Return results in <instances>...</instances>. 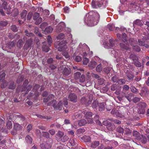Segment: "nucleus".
Segmentation results:
<instances>
[{
    "mask_svg": "<svg viewBox=\"0 0 149 149\" xmlns=\"http://www.w3.org/2000/svg\"><path fill=\"white\" fill-rule=\"evenodd\" d=\"M85 22L89 26L97 24L100 19V15L97 12L91 11L87 14L85 17Z\"/></svg>",
    "mask_w": 149,
    "mask_h": 149,
    "instance_id": "nucleus-1",
    "label": "nucleus"
},
{
    "mask_svg": "<svg viewBox=\"0 0 149 149\" xmlns=\"http://www.w3.org/2000/svg\"><path fill=\"white\" fill-rule=\"evenodd\" d=\"M65 106L68 104V99L66 98H64L63 99V101L60 100L58 103L56 104L57 101L56 100H53L47 104L48 106H52L54 109H55L58 110L60 111L61 110L63 104Z\"/></svg>",
    "mask_w": 149,
    "mask_h": 149,
    "instance_id": "nucleus-2",
    "label": "nucleus"
},
{
    "mask_svg": "<svg viewBox=\"0 0 149 149\" xmlns=\"http://www.w3.org/2000/svg\"><path fill=\"white\" fill-rule=\"evenodd\" d=\"M40 87L39 86L38 84H36L33 88L32 90V93H30L29 97H31L33 98L36 99L37 98L38 96H39V93L37 91L39 88Z\"/></svg>",
    "mask_w": 149,
    "mask_h": 149,
    "instance_id": "nucleus-3",
    "label": "nucleus"
},
{
    "mask_svg": "<svg viewBox=\"0 0 149 149\" xmlns=\"http://www.w3.org/2000/svg\"><path fill=\"white\" fill-rule=\"evenodd\" d=\"M64 42L58 41L55 42L54 44L55 47L56 48H58V50L61 51L64 50L67 47V46L65 44L63 45Z\"/></svg>",
    "mask_w": 149,
    "mask_h": 149,
    "instance_id": "nucleus-4",
    "label": "nucleus"
},
{
    "mask_svg": "<svg viewBox=\"0 0 149 149\" xmlns=\"http://www.w3.org/2000/svg\"><path fill=\"white\" fill-rule=\"evenodd\" d=\"M82 113L85 115L86 118L87 119L88 123H92L93 122V120L91 117L92 116V113L91 112H87L86 110L82 112Z\"/></svg>",
    "mask_w": 149,
    "mask_h": 149,
    "instance_id": "nucleus-5",
    "label": "nucleus"
},
{
    "mask_svg": "<svg viewBox=\"0 0 149 149\" xmlns=\"http://www.w3.org/2000/svg\"><path fill=\"white\" fill-rule=\"evenodd\" d=\"M28 83V81L27 80H26L22 86V91H26V93H27L32 88V86L31 85H29L27 87L25 86L27 85Z\"/></svg>",
    "mask_w": 149,
    "mask_h": 149,
    "instance_id": "nucleus-6",
    "label": "nucleus"
},
{
    "mask_svg": "<svg viewBox=\"0 0 149 149\" xmlns=\"http://www.w3.org/2000/svg\"><path fill=\"white\" fill-rule=\"evenodd\" d=\"M95 0H93L92 2V6L93 8H97V7H100L103 4V3L105 2L104 0H101L99 1H95Z\"/></svg>",
    "mask_w": 149,
    "mask_h": 149,
    "instance_id": "nucleus-7",
    "label": "nucleus"
},
{
    "mask_svg": "<svg viewBox=\"0 0 149 149\" xmlns=\"http://www.w3.org/2000/svg\"><path fill=\"white\" fill-rule=\"evenodd\" d=\"M116 42V41L110 39L109 40V43H104V47L107 49L111 48L115 46Z\"/></svg>",
    "mask_w": 149,
    "mask_h": 149,
    "instance_id": "nucleus-8",
    "label": "nucleus"
},
{
    "mask_svg": "<svg viewBox=\"0 0 149 149\" xmlns=\"http://www.w3.org/2000/svg\"><path fill=\"white\" fill-rule=\"evenodd\" d=\"M51 140L48 141L40 144V147L42 149H48L52 146Z\"/></svg>",
    "mask_w": 149,
    "mask_h": 149,
    "instance_id": "nucleus-9",
    "label": "nucleus"
},
{
    "mask_svg": "<svg viewBox=\"0 0 149 149\" xmlns=\"http://www.w3.org/2000/svg\"><path fill=\"white\" fill-rule=\"evenodd\" d=\"M69 100L73 102H76L77 100V97L76 94L74 93H70L68 96Z\"/></svg>",
    "mask_w": 149,
    "mask_h": 149,
    "instance_id": "nucleus-10",
    "label": "nucleus"
},
{
    "mask_svg": "<svg viewBox=\"0 0 149 149\" xmlns=\"http://www.w3.org/2000/svg\"><path fill=\"white\" fill-rule=\"evenodd\" d=\"M129 42H130V45L132 46H133V48L134 50L137 52H139L140 51L141 49L138 46L133 45L134 44L133 43H132V42L134 43L136 42L134 39L132 38L130 39L129 40Z\"/></svg>",
    "mask_w": 149,
    "mask_h": 149,
    "instance_id": "nucleus-11",
    "label": "nucleus"
},
{
    "mask_svg": "<svg viewBox=\"0 0 149 149\" xmlns=\"http://www.w3.org/2000/svg\"><path fill=\"white\" fill-rule=\"evenodd\" d=\"M92 100V98L91 97L89 98V100L87 101V99L85 97H83L81 99V102L82 104H85L86 106H88L91 104Z\"/></svg>",
    "mask_w": 149,
    "mask_h": 149,
    "instance_id": "nucleus-12",
    "label": "nucleus"
},
{
    "mask_svg": "<svg viewBox=\"0 0 149 149\" xmlns=\"http://www.w3.org/2000/svg\"><path fill=\"white\" fill-rule=\"evenodd\" d=\"M148 88L144 87L141 88V92L140 93V95L141 96H144L147 95L148 94Z\"/></svg>",
    "mask_w": 149,
    "mask_h": 149,
    "instance_id": "nucleus-13",
    "label": "nucleus"
},
{
    "mask_svg": "<svg viewBox=\"0 0 149 149\" xmlns=\"http://www.w3.org/2000/svg\"><path fill=\"white\" fill-rule=\"evenodd\" d=\"M21 128V125L17 123H14V129L15 130V132L12 131L11 133L13 135L16 134L17 131L19 130Z\"/></svg>",
    "mask_w": 149,
    "mask_h": 149,
    "instance_id": "nucleus-14",
    "label": "nucleus"
},
{
    "mask_svg": "<svg viewBox=\"0 0 149 149\" xmlns=\"http://www.w3.org/2000/svg\"><path fill=\"white\" fill-rule=\"evenodd\" d=\"M7 3L6 1H4L2 4V6L4 10L6 11V13L8 14H9L10 12V7L7 6Z\"/></svg>",
    "mask_w": 149,
    "mask_h": 149,
    "instance_id": "nucleus-15",
    "label": "nucleus"
},
{
    "mask_svg": "<svg viewBox=\"0 0 149 149\" xmlns=\"http://www.w3.org/2000/svg\"><path fill=\"white\" fill-rule=\"evenodd\" d=\"M71 72V69L70 68L65 67L63 70L62 74L63 76L65 77L69 75Z\"/></svg>",
    "mask_w": 149,
    "mask_h": 149,
    "instance_id": "nucleus-16",
    "label": "nucleus"
},
{
    "mask_svg": "<svg viewBox=\"0 0 149 149\" xmlns=\"http://www.w3.org/2000/svg\"><path fill=\"white\" fill-rule=\"evenodd\" d=\"M27 14V12L26 10H24L22 11V13H21V16L22 19H23V21L22 22L21 21L19 20L18 22L19 24H22L23 22L25 20Z\"/></svg>",
    "mask_w": 149,
    "mask_h": 149,
    "instance_id": "nucleus-17",
    "label": "nucleus"
},
{
    "mask_svg": "<svg viewBox=\"0 0 149 149\" xmlns=\"http://www.w3.org/2000/svg\"><path fill=\"white\" fill-rule=\"evenodd\" d=\"M65 25L63 22L60 23L57 26V28L56 31L57 32H60L62 31L63 28L65 27Z\"/></svg>",
    "mask_w": 149,
    "mask_h": 149,
    "instance_id": "nucleus-18",
    "label": "nucleus"
},
{
    "mask_svg": "<svg viewBox=\"0 0 149 149\" xmlns=\"http://www.w3.org/2000/svg\"><path fill=\"white\" fill-rule=\"evenodd\" d=\"M81 140L85 142H88L91 141V138L89 135H85L81 138Z\"/></svg>",
    "mask_w": 149,
    "mask_h": 149,
    "instance_id": "nucleus-19",
    "label": "nucleus"
},
{
    "mask_svg": "<svg viewBox=\"0 0 149 149\" xmlns=\"http://www.w3.org/2000/svg\"><path fill=\"white\" fill-rule=\"evenodd\" d=\"M54 95H49L47 97L44 98L43 101L44 102H49L48 103H49V102L53 100L54 99Z\"/></svg>",
    "mask_w": 149,
    "mask_h": 149,
    "instance_id": "nucleus-20",
    "label": "nucleus"
},
{
    "mask_svg": "<svg viewBox=\"0 0 149 149\" xmlns=\"http://www.w3.org/2000/svg\"><path fill=\"white\" fill-rule=\"evenodd\" d=\"M124 96L130 102H131L134 96L133 94L130 93L128 94H124Z\"/></svg>",
    "mask_w": 149,
    "mask_h": 149,
    "instance_id": "nucleus-21",
    "label": "nucleus"
},
{
    "mask_svg": "<svg viewBox=\"0 0 149 149\" xmlns=\"http://www.w3.org/2000/svg\"><path fill=\"white\" fill-rule=\"evenodd\" d=\"M143 40L144 41V42H143L140 40H139L138 42L139 44V45L140 46H143V45H144V42H145L146 40L147 42H149V37L147 38L146 36L143 37Z\"/></svg>",
    "mask_w": 149,
    "mask_h": 149,
    "instance_id": "nucleus-22",
    "label": "nucleus"
},
{
    "mask_svg": "<svg viewBox=\"0 0 149 149\" xmlns=\"http://www.w3.org/2000/svg\"><path fill=\"white\" fill-rule=\"evenodd\" d=\"M33 39L31 38L27 40L24 45L27 48L30 47L33 44Z\"/></svg>",
    "mask_w": 149,
    "mask_h": 149,
    "instance_id": "nucleus-23",
    "label": "nucleus"
},
{
    "mask_svg": "<svg viewBox=\"0 0 149 149\" xmlns=\"http://www.w3.org/2000/svg\"><path fill=\"white\" fill-rule=\"evenodd\" d=\"M105 103H100L99 104V111H103L105 108Z\"/></svg>",
    "mask_w": 149,
    "mask_h": 149,
    "instance_id": "nucleus-24",
    "label": "nucleus"
},
{
    "mask_svg": "<svg viewBox=\"0 0 149 149\" xmlns=\"http://www.w3.org/2000/svg\"><path fill=\"white\" fill-rule=\"evenodd\" d=\"M15 114L14 113H10L6 115V117L7 119L14 120L15 118H17V117H15V116L13 115L17 114Z\"/></svg>",
    "mask_w": 149,
    "mask_h": 149,
    "instance_id": "nucleus-25",
    "label": "nucleus"
},
{
    "mask_svg": "<svg viewBox=\"0 0 149 149\" xmlns=\"http://www.w3.org/2000/svg\"><path fill=\"white\" fill-rule=\"evenodd\" d=\"M106 127L109 131H113L115 128V127L114 124L111 123H109Z\"/></svg>",
    "mask_w": 149,
    "mask_h": 149,
    "instance_id": "nucleus-26",
    "label": "nucleus"
},
{
    "mask_svg": "<svg viewBox=\"0 0 149 149\" xmlns=\"http://www.w3.org/2000/svg\"><path fill=\"white\" fill-rule=\"evenodd\" d=\"M100 142L98 141H95L92 142L91 147L92 148H95L98 146Z\"/></svg>",
    "mask_w": 149,
    "mask_h": 149,
    "instance_id": "nucleus-27",
    "label": "nucleus"
},
{
    "mask_svg": "<svg viewBox=\"0 0 149 149\" xmlns=\"http://www.w3.org/2000/svg\"><path fill=\"white\" fill-rule=\"evenodd\" d=\"M97 64L96 62L94 61H92L88 64V66L92 69L94 68Z\"/></svg>",
    "mask_w": 149,
    "mask_h": 149,
    "instance_id": "nucleus-28",
    "label": "nucleus"
},
{
    "mask_svg": "<svg viewBox=\"0 0 149 149\" xmlns=\"http://www.w3.org/2000/svg\"><path fill=\"white\" fill-rule=\"evenodd\" d=\"M86 123H88L87 120L86 121L84 119H82L79 121L78 125L80 126L84 125Z\"/></svg>",
    "mask_w": 149,
    "mask_h": 149,
    "instance_id": "nucleus-29",
    "label": "nucleus"
},
{
    "mask_svg": "<svg viewBox=\"0 0 149 149\" xmlns=\"http://www.w3.org/2000/svg\"><path fill=\"white\" fill-rule=\"evenodd\" d=\"M120 45L121 48L123 49H125L126 50L130 49V48L129 47V45H126L125 44L120 43Z\"/></svg>",
    "mask_w": 149,
    "mask_h": 149,
    "instance_id": "nucleus-30",
    "label": "nucleus"
},
{
    "mask_svg": "<svg viewBox=\"0 0 149 149\" xmlns=\"http://www.w3.org/2000/svg\"><path fill=\"white\" fill-rule=\"evenodd\" d=\"M53 30V29L50 26H49L45 28L44 32L45 33H49L51 32Z\"/></svg>",
    "mask_w": 149,
    "mask_h": 149,
    "instance_id": "nucleus-31",
    "label": "nucleus"
},
{
    "mask_svg": "<svg viewBox=\"0 0 149 149\" xmlns=\"http://www.w3.org/2000/svg\"><path fill=\"white\" fill-rule=\"evenodd\" d=\"M8 88L9 89H13L15 88V86L14 85L13 81H10L8 83Z\"/></svg>",
    "mask_w": 149,
    "mask_h": 149,
    "instance_id": "nucleus-32",
    "label": "nucleus"
},
{
    "mask_svg": "<svg viewBox=\"0 0 149 149\" xmlns=\"http://www.w3.org/2000/svg\"><path fill=\"white\" fill-rule=\"evenodd\" d=\"M134 24H136L140 26L143 25V24L141 22V20L139 19H137L133 22Z\"/></svg>",
    "mask_w": 149,
    "mask_h": 149,
    "instance_id": "nucleus-33",
    "label": "nucleus"
},
{
    "mask_svg": "<svg viewBox=\"0 0 149 149\" xmlns=\"http://www.w3.org/2000/svg\"><path fill=\"white\" fill-rule=\"evenodd\" d=\"M25 140L28 143H31L32 142V139L31 137L29 135L27 136L25 138Z\"/></svg>",
    "mask_w": 149,
    "mask_h": 149,
    "instance_id": "nucleus-34",
    "label": "nucleus"
},
{
    "mask_svg": "<svg viewBox=\"0 0 149 149\" xmlns=\"http://www.w3.org/2000/svg\"><path fill=\"white\" fill-rule=\"evenodd\" d=\"M23 45V41L21 39H19L17 42V47L19 48L22 47Z\"/></svg>",
    "mask_w": 149,
    "mask_h": 149,
    "instance_id": "nucleus-35",
    "label": "nucleus"
},
{
    "mask_svg": "<svg viewBox=\"0 0 149 149\" xmlns=\"http://www.w3.org/2000/svg\"><path fill=\"white\" fill-rule=\"evenodd\" d=\"M98 101L95 100L94 101L92 105V107L93 109H96V107L98 106Z\"/></svg>",
    "mask_w": 149,
    "mask_h": 149,
    "instance_id": "nucleus-36",
    "label": "nucleus"
},
{
    "mask_svg": "<svg viewBox=\"0 0 149 149\" xmlns=\"http://www.w3.org/2000/svg\"><path fill=\"white\" fill-rule=\"evenodd\" d=\"M72 118L73 119L77 118H81V115L79 113H75L74 115L72 116Z\"/></svg>",
    "mask_w": 149,
    "mask_h": 149,
    "instance_id": "nucleus-37",
    "label": "nucleus"
},
{
    "mask_svg": "<svg viewBox=\"0 0 149 149\" xmlns=\"http://www.w3.org/2000/svg\"><path fill=\"white\" fill-rule=\"evenodd\" d=\"M7 128L9 130L11 129L12 127V123L10 121H8L6 124Z\"/></svg>",
    "mask_w": 149,
    "mask_h": 149,
    "instance_id": "nucleus-38",
    "label": "nucleus"
},
{
    "mask_svg": "<svg viewBox=\"0 0 149 149\" xmlns=\"http://www.w3.org/2000/svg\"><path fill=\"white\" fill-rule=\"evenodd\" d=\"M13 115L15 116V117H17V118H21V120H25V118L20 114H18Z\"/></svg>",
    "mask_w": 149,
    "mask_h": 149,
    "instance_id": "nucleus-39",
    "label": "nucleus"
},
{
    "mask_svg": "<svg viewBox=\"0 0 149 149\" xmlns=\"http://www.w3.org/2000/svg\"><path fill=\"white\" fill-rule=\"evenodd\" d=\"M138 112L140 114H143L145 112V109L139 107Z\"/></svg>",
    "mask_w": 149,
    "mask_h": 149,
    "instance_id": "nucleus-40",
    "label": "nucleus"
},
{
    "mask_svg": "<svg viewBox=\"0 0 149 149\" xmlns=\"http://www.w3.org/2000/svg\"><path fill=\"white\" fill-rule=\"evenodd\" d=\"M81 76L80 73L79 72H77L74 73V78L75 79L77 80L78 79H79Z\"/></svg>",
    "mask_w": 149,
    "mask_h": 149,
    "instance_id": "nucleus-41",
    "label": "nucleus"
},
{
    "mask_svg": "<svg viewBox=\"0 0 149 149\" xmlns=\"http://www.w3.org/2000/svg\"><path fill=\"white\" fill-rule=\"evenodd\" d=\"M139 107L145 108L147 106L146 104L144 102H141L139 103Z\"/></svg>",
    "mask_w": 149,
    "mask_h": 149,
    "instance_id": "nucleus-42",
    "label": "nucleus"
},
{
    "mask_svg": "<svg viewBox=\"0 0 149 149\" xmlns=\"http://www.w3.org/2000/svg\"><path fill=\"white\" fill-rule=\"evenodd\" d=\"M42 136L47 138H49L50 136L49 134L47 132H42Z\"/></svg>",
    "mask_w": 149,
    "mask_h": 149,
    "instance_id": "nucleus-43",
    "label": "nucleus"
},
{
    "mask_svg": "<svg viewBox=\"0 0 149 149\" xmlns=\"http://www.w3.org/2000/svg\"><path fill=\"white\" fill-rule=\"evenodd\" d=\"M26 33V35L27 36L33 37L34 36V34L31 33H29L27 30H26L25 31Z\"/></svg>",
    "mask_w": 149,
    "mask_h": 149,
    "instance_id": "nucleus-44",
    "label": "nucleus"
},
{
    "mask_svg": "<svg viewBox=\"0 0 149 149\" xmlns=\"http://www.w3.org/2000/svg\"><path fill=\"white\" fill-rule=\"evenodd\" d=\"M117 83L120 85H122L125 84V80L123 79H118Z\"/></svg>",
    "mask_w": 149,
    "mask_h": 149,
    "instance_id": "nucleus-45",
    "label": "nucleus"
},
{
    "mask_svg": "<svg viewBox=\"0 0 149 149\" xmlns=\"http://www.w3.org/2000/svg\"><path fill=\"white\" fill-rule=\"evenodd\" d=\"M8 24V22L6 21H2L0 22V25L2 26H5Z\"/></svg>",
    "mask_w": 149,
    "mask_h": 149,
    "instance_id": "nucleus-46",
    "label": "nucleus"
},
{
    "mask_svg": "<svg viewBox=\"0 0 149 149\" xmlns=\"http://www.w3.org/2000/svg\"><path fill=\"white\" fill-rule=\"evenodd\" d=\"M69 139V137L66 135L64 136L61 139V141L63 142H65L68 141Z\"/></svg>",
    "mask_w": 149,
    "mask_h": 149,
    "instance_id": "nucleus-47",
    "label": "nucleus"
},
{
    "mask_svg": "<svg viewBox=\"0 0 149 149\" xmlns=\"http://www.w3.org/2000/svg\"><path fill=\"white\" fill-rule=\"evenodd\" d=\"M116 130L117 132L121 134H123L124 132L123 129L121 127H118L116 129Z\"/></svg>",
    "mask_w": 149,
    "mask_h": 149,
    "instance_id": "nucleus-48",
    "label": "nucleus"
},
{
    "mask_svg": "<svg viewBox=\"0 0 149 149\" xmlns=\"http://www.w3.org/2000/svg\"><path fill=\"white\" fill-rule=\"evenodd\" d=\"M102 67L101 64H100L97 65L96 68V71L98 72H100L102 70Z\"/></svg>",
    "mask_w": 149,
    "mask_h": 149,
    "instance_id": "nucleus-49",
    "label": "nucleus"
},
{
    "mask_svg": "<svg viewBox=\"0 0 149 149\" xmlns=\"http://www.w3.org/2000/svg\"><path fill=\"white\" fill-rule=\"evenodd\" d=\"M125 134H126L127 135L130 134L132 132V130H130V129L127 128H125Z\"/></svg>",
    "mask_w": 149,
    "mask_h": 149,
    "instance_id": "nucleus-50",
    "label": "nucleus"
},
{
    "mask_svg": "<svg viewBox=\"0 0 149 149\" xmlns=\"http://www.w3.org/2000/svg\"><path fill=\"white\" fill-rule=\"evenodd\" d=\"M35 24L36 25H38L42 22V19L41 17H39L36 20Z\"/></svg>",
    "mask_w": 149,
    "mask_h": 149,
    "instance_id": "nucleus-51",
    "label": "nucleus"
},
{
    "mask_svg": "<svg viewBox=\"0 0 149 149\" xmlns=\"http://www.w3.org/2000/svg\"><path fill=\"white\" fill-rule=\"evenodd\" d=\"M133 136L136 137L137 139H139V133L136 131H134L133 132Z\"/></svg>",
    "mask_w": 149,
    "mask_h": 149,
    "instance_id": "nucleus-52",
    "label": "nucleus"
},
{
    "mask_svg": "<svg viewBox=\"0 0 149 149\" xmlns=\"http://www.w3.org/2000/svg\"><path fill=\"white\" fill-rule=\"evenodd\" d=\"M57 136H58L59 138L61 139L62 137L64 135V134L63 132L61 131H58L57 133Z\"/></svg>",
    "mask_w": 149,
    "mask_h": 149,
    "instance_id": "nucleus-53",
    "label": "nucleus"
},
{
    "mask_svg": "<svg viewBox=\"0 0 149 149\" xmlns=\"http://www.w3.org/2000/svg\"><path fill=\"white\" fill-rule=\"evenodd\" d=\"M131 91L133 93H136L138 92V91L137 89L134 86H131L130 87Z\"/></svg>",
    "mask_w": 149,
    "mask_h": 149,
    "instance_id": "nucleus-54",
    "label": "nucleus"
},
{
    "mask_svg": "<svg viewBox=\"0 0 149 149\" xmlns=\"http://www.w3.org/2000/svg\"><path fill=\"white\" fill-rule=\"evenodd\" d=\"M39 14L38 13H35L33 15V18L34 20H36V19L39 18Z\"/></svg>",
    "mask_w": 149,
    "mask_h": 149,
    "instance_id": "nucleus-55",
    "label": "nucleus"
},
{
    "mask_svg": "<svg viewBox=\"0 0 149 149\" xmlns=\"http://www.w3.org/2000/svg\"><path fill=\"white\" fill-rule=\"evenodd\" d=\"M42 49L43 51L46 52H48L49 50L48 47L46 45H45L44 44L42 47Z\"/></svg>",
    "mask_w": 149,
    "mask_h": 149,
    "instance_id": "nucleus-56",
    "label": "nucleus"
},
{
    "mask_svg": "<svg viewBox=\"0 0 149 149\" xmlns=\"http://www.w3.org/2000/svg\"><path fill=\"white\" fill-rule=\"evenodd\" d=\"M108 27L109 31H112L113 30L114 26L113 24H109L108 25Z\"/></svg>",
    "mask_w": 149,
    "mask_h": 149,
    "instance_id": "nucleus-57",
    "label": "nucleus"
},
{
    "mask_svg": "<svg viewBox=\"0 0 149 149\" xmlns=\"http://www.w3.org/2000/svg\"><path fill=\"white\" fill-rule=\"evenodd\" d=\"M89 61L88 59L86 58H84L83 60V64L85 65H87Z\"/></svg>",
    "mask_w": 149,
    "mask_h": 149,
    "instance_id": "nucleus-58",
    "label": "nucleus"
},
{
    "mask_svg": "<svg viewBox=\"0 0 149 149\" xmlns=\"http://www.w3.org/2000/svg\"><path fill=\"white\" fill-rule=\"evenodd\" d=\"M35 33L37 35L39 36V37H41L42 36V34L39 32L38 30V28L37 27L35 28Z\"/></svg>",
    "mask_w": 149,
    "mask_h": 149,
    "instance_id": "nucleus-59",
    "label": "nucleus"
},
{
    "mask_svg": "<svg viewBox=\"0 0 149 149\" xmlns=\"http://www.w3.org/2000/svg\"><path fill=\"white\" fill-rule=\"evenodd\" d=\"M79 81L81 82H84L85 81V76L84 74L81 75Z\"/></svg>",
    "mask_w": 149,
    "mask_h": 149,
    "instance_id": "nucleus-60",
    "label": "nucleus"
},
{
    "mask_svg": "<svg viewBox=\"0 0 149 149\" xmlns=\"http://www.w3.org/2000/svg\"><path fill=\"white\" fill-rule=\"evenodd\" d=\"M130 57L133 60H137L138 59L136 55L133 54H132L130 55Z\"/></svg>",
    "mask_w": 149,
    "mask_h": 149,
    "instance_id": "nucleus-61",
    "label": "nucleus"
},
{
    "mask_svg": "<svg viewBox=\"0 0 149 149\" xmlns=\"http://www.w3.org/2000/svg\"><path fill=\"white\" fill-rule=\"evenodd\" d=\"M115 115L117 117H118L122 118L123 117V116L122 115V114L119 112V111L117 110L116 111Z\"/></svg>",
    "mask_w": 149,
    "mask_h": 149,
    "instance_id": "nucleus-62",
    "label": "nucleus"
},
{
    "mask_svg": "<svg viewBox=\"0 0 149 149\" xmlns=\"http://www.w3.org/2000/svg\"><path fill=\"white\" fill-rule=\"evenodd\" d=\"M7 83L6 82L5 80L3 81V83L1 85V88H5L7 86Z\"/></svg>",
    "mask_w": 149,
    "mask_h": 149,
    "instance_id": "nucleus-63",
    "label": "nucleus"
},
{
    "mask_svg": "<svg viewBox=\"0 0 149 149\" xmlns=\"http://www.w3.org/2000/svg\"><path fill=\"white\" fill-rule=\"evenodd\" d=\"M74 59L77 62H79L81 60V58L80 56H77L75 57Z\"/></svg>",
    "mask_w": 149,
    "mask_h": 149,
    "instance_id": "nucleus-64",
    "label": "nucleus"
}]
</instances>
